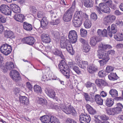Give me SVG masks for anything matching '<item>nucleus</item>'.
<instances>
[{
  "mask_svg": "<svg viewBox=\"0 0 123 123\" xmlns=\"http://www.w3.org/2000/svg\"><path fill=\"white\" fill-rule=\"evenodd\" d=\"M19 101L21 105H27L29 104L28 98L25 96H20L19 97Z\"/></svg>",
  "mask_w": 123,
  "mask_h": 123,
  "instance_id": "nucleus-17",
  "label": "nucleus"
},
{
  "mask_svg": "<svg viewBox=\"0 0 123 123\" xmlns=\"http://www.w3.org/2000/svg\"><path fill=\"white\" fill-rule=\"evenodd\" d=\"M59 70L67 78H69L74 79V76L70 75L69 70V67L64 59L62 60L58 64Z\"/></svg>",
  "mask_w": 123,
  "mask_h": 123,
  "instance_id": "nucleus-1",
  "label": "nucleus"
},
{
  "mask_svg": "<svg viewBox=\"0 0 123 123\" xmlns=\"http://www.w3.org/2000/svg\"><path fill=\"white\" fill-rule=\"evenodd\" d=\"M42 41L45 43H49L51 41V39L48 34H43L41 36Z\"/></svg>",
  "mask_w": 123,
  "mask_h": 123,
  "instance_id": "nucleus-19",
  "label": "nucleus"
},
{
  "mask_svg": "<svg viewBox=\"0 0 123 123\" xmlns=\"http://www.w3.org/2000/svg\"><path fill=\"white\" fill-rule=\"evenodd\" d=\"M90 18L93 20L95 21L97 19L98 17L95 12H92L91 14Z\"/></svg>",
  "mask_w": 123,
  "mask_h": 123,
  "instance_id": "nucleus-50",
  "label": "nucleus"
},
{
  "mask_svg": "<svg viewBox=\"0 0 123 123\" xmlns=\"http://www.w3.org/2000/svg\"><path fill=\"white\" fill-rule=\"evenodd\" d=\"M8 6L5 5L3 4L0 6V11L1 13H3L6 10V8L8 7Z\"/></svg>",
  "mask_w": 123,
  "mask_h": 123,
  "instance_id": "nucleus-51",
  "label": "nucleus"
},
{
  "mask_svg": "<svg viewBox=\"0 0 123 123\" xmlns=\"http://www.w3.org/2000/svg\"><path fill=\"white\" fill-rule=\"evenodd\" d=\"M95 101L98 104L100 105H103V100L101 98L100 95L96 94L95 95Z\"/></svg>",
  "mask_w": 123,
  "mask_h": 123,
  "instance_id": "nucleus-33",
  "label": "nucleus"
},
{
  "mask_svg": "<svg viewBox=\"0 0 123 123\" xmlns=\"http://www.w3.org/2000/svg\"><path fill=\"white\" fill-rule=\"evenodd\" d=\"M22 41L24 43L30 45H32L34 44L35 42L34 38L31 36L24 37Z\"/></svg>",
  "mask_w": 123,
  "mask_h": 123,
  "instance_id": "nucleus-12",
  "label": "nucleus"
},
{
  "mask_svg": "<svg viewBox=\"0 0 123 123\" xmlns=\"http://www.w3.org/2000/svg\"><path fill=\"white\" fill-rule=\"evenodd\" d=\"M14 18L17 21L22 22L24 18V15L21 14H17L14 16Z\"/></svg>",
  "mask_w": 123,
  "mask_h": 123,
  "instance_id": "nucleus-27",
  "label": "nucleus"
},
{
  "mask_svg": "<svg viewBox=\"0 0 123 123\" xmlns=\"http://www.w3.org/2000/svg\"><path fill=\"white\" fill-rule=\"evenodd\" d=\"M76 61L77 63L80 68L82 69H85L88 66V63L87 61H82V64H81L80 63V62H81V61L78 60V59Z\"/></svg>",
  "mask_w": 123,
  "mask_h": 123,
  "instance_id": "nucleus-22",
  "label": "nucleus"
},
{
  "mask_svg": "<svg viewBox=\"0 0 123 123\" xmlns=\"http://www.w3.org/2000/svg\"><path fill=\"white\" fill-rule=\"evenodd\" d=\"M82 11H76L74 15L73 20V24L75 27H80L83 21Z\"/></svg>",
  "mask_w": 123,
  "mask_h": 123,
  "instance_id": "nucleus-2",
  "label": "nucleus"
},
{
  "mask_svg": "<svg viewBox=\"0 0 123 123\" xmlns=\"http://www.w3.org/2000/svg\"><path fill=\"white\" fill-rule=\"evenodd\" d=\"M80 34L81 36L83 37H85L87 36V31L82 28L80 29Z\"/></svg>",
  "mask_w": 123,
  "mask_h": 123,
  "instance_id": "nucleus-45",
  "label": "nucleus"
},
{
  "mask_svg": "<svg viewBox=\"0 0 123 123\" xmlns=\"http://www.w3.org/2000/svg\"><path fill=\"white\" fill-rule=\"evenodd\" d=\"M0 21L2 23H5L6 22V19L3 16L0 14Z\"/></svg>",
  "mask_w": 123,
  "mask_h": 123,
  "instance_id": "nucleus-64",
  "label": "nucleus"
},
{
  "mask_svg": "<svg viewBox=\"0 0 123 123\" xmlns=\"http://www.w3.org/2000/svg\"><path fill=\"white\" fill-rule=\"evenodd\" d=\"M107 30L108 31V35L110 37H111L112 36V34L115 33L117 31V26L115 24H113L111 26V30L110 26L108 27Z\"/></svg>",
  "mask_w": 123,
  "mask_h": 123,
  "instance_id": "nucleus-10",
  "label": "nucleus"
},
{
  "mask_svg": "<svg viewBox=\"0 0 123 123\" xmlns=\"http://www.w3.org/2000/svg\"><path fill=\"white\" fill-rule=\"evenodd\" d=\"M4 36L6 38L11 39L14 38L15 37V36L13 32L9 30L5 31Z\"/></svg>",
  "mask_w": 123,
  "mask_h": 123,
  "instance_id": "nucleus-14",
  "label": "nucleus"
},
{
  "mask_svg": "<svg viewBox=\"0 0 123 123\" xmlns=\"http://www.w3.org/2000/svg\"><path fill=\"white\" fill-rule=\"evenodd\" d=\"M51 116L45 115L40 117V119L42 122L44 123H49L50 122Z\"/></svg>",
  "mask_w": 123,
  "mask_h": 123,
  "instance_id": "nucleus-25",
  "label": "nucleus"
},
{
  "mask_svg": "<svg viewBox=\"0 0 123 123\" xmlns=\"http://www.w3.org/2000/svg\"><path fill=\"white\" fill-rule=\"evenodd\" d=\"M112 48V47L110 44H105L101 43L99 44L98 51L100 53L103 51H104L107 49H111Z\"/></svg>",
  "mask_w": 123,
  "mask_h": 123,
  "instance_id": "nucleus-11",
  "label": "nucleus"
},
{
  "mask_svg": "<svg viewBox=\"0 0 123 123\" xmlns=\"http://www.w3.org/2000/svg\"><path fill=\"white\" fill-rule=\"evenodd\" d=\"M87 70L90 74H92L98 70V68L96 66L92 64L87 67Z\"/></svg>",
  "mask_w": 123,
  "mask_h": 123,
  "instance_id": "nucleus-15",
  "label": "nucleus"
},
{
  "mask_svg": "<svg viewBox=\"0 0 123 123\" xmlns=\"http://www.w3.org/2000/svg\"><path fill=\"white\" fill-rule=\"evenodd\" d=\"M106 113L109 115L114 116L115 115L113 108L106 109Z\"/></svg>",
  "mask_w": 123,
  "mask_h": 123,
  "instance_id": "nucleus-48",
  "label": "nucleus"
},
{
  "mask_svg": "<svg viewBox=\"0 0 123 123\" xmlns=\"http://www.w3.org/2000/svg\"><path fill=\"white\" fill-rule=\"evenodd\" d=\"M94 117L97 119V120H99V119L104 120H108L109 117L105 114H103L101 115H96L94 116Z\"/></svg>",
  "mask_w": 123,
  "mask_h": 123,
  "instance_id": "nucleus-31",
  "label": "nucleus"
},
{
  "mask_svg": "<svg viewBox=\"0 0 123 123\" xmlns=\"http://www.w3.org/2000/svg\"><path fill=\"white\" fill-rule=\"evenodd\" d=\"M48 76L49 78V80H56L57 78L56 76L52 74V73L49 74L48 75Z\"/></svg>",
  "mask_w": 123,
  "mask_h": 123,
  "instance_id": "nucleus-55",
  "label": "nucleus"
},
{
  "mask_svg": "<svg viewBox=\"0 0 123 123\" xmlns=\"http://www.w3.org/2000/svg\"><path fill=\"white\" fill-rule=\"evenodd\" d=\"M52 52L55 55L60 57L61 59H65L64 56L63 55L62 52L57 49H53L52 50Z\"/></svg>",
  "mask_w": 123,
  "mask_h": 123,
  "instance_id": "nucleus-24",
  "label": "nucleus"
},
{
  "mask_svg": "<svg viewBox=\"0 0 123 123\" xmlns=\"http://www.w3.org/2000/svg\"><path fill=\"white\" fill-rule=\"evenodd\" d=\"M105 104L108 107L112 106L114 103V100L111 98H108L105 100Z\"/></svg>",
  "mask_w": 123,
  "mask_h": 123,
  "instance_id": "nucleus-36",
  "label": "nucleus"
},
{
  "mask_svg": "<svg viewBox=\"0 0 123 123\" xmlns=\"http://www.w3.org/2000/svg\"><path fill=\"white\" fill-rule=\"evenodd\" d=\"M68 52L71 55H73L74 53V50L71 45L69 44V46H67L66 48Z\"/></svg>",
  "mask_w": 123,
  "mask_h": 123,
  "instance_id": "nucleus-42",
  "label": "nucleus"
},
{
  "mask_svg": "<svg viewBox=\"0 0 123 123\" xmlns=\"http://www.w3.org/2000/svg\"><path fill=\"white\" fill-rule=\"evenodd\" d=\"M51 35L53 37V39L58 42L60 38V32L58 31H51Z\"/></svg>",
  "mask_w": 123,
  "mask_h": 123,
  "instance_id": "nucleus-20",
  "label": "nucleus"
},
{
  "mask_svg": "<svg viewBox=\"0 0 123 123\" xmlns=\"http://www.w3.org/2000/svg\"><path fill=\"white\" fill-rule=\"evenodd\" d=\"M116 105L117 107L113 108L115 115L120 113L123 108V105L120 103H117Z\"/></svg>",
  "mask_w": 123,
  "mask_h": 123,
  "instance_id": "nucleus-18",
  "label": "nucleus"
},
{
  "mask_svg": "<svg viewBox=\"0 0 123 123\" xmlns=\"http://www.w3.org/2000/svg\"><path fill=\"white\" fill-rule=\"evenodd\" d=\"M109 93L111 97L114 98L118 95L117 91L115 89H111Z\"/></svg>",
  "mask_w": 123,
  "mask_h": 123,
  "instance_id": "nucleus-38",
  "label": "nucleus"
},
{
  "mask_svg": "<svg viewBox=\"0 0 123 123\" xmlns=\"http://www.w3.org/2000/svg\"><path fill=\"white\" fill-rule=\"evenodd\" d=\"M108 16L111 23L115 20L116 17L115 16L111 14L109 15Z\"/></svg>",
  "mask_w": 123,
  "mask_h": 123,
  "instance_id": "nucleus-58",
  "label": "nucleus"
},
{
  "mask_svg": "<svg viewBox=\"0 0 123 123\" xmlns=\"http://www.w3.org/2000/svg\"><path fill=\"white\" fill-rule=\"evenodd\" d=\"M116 24L117 25L122 26L123 25V21L120 19H117L116 21Z\"/></svg>",
  "mask_w": 123,
  "mask_h": 123,
  "instance_id": "nucleus-59",
  "label": "nucleus"
},
{
  "mask_svg": "<svg viewBox=\"0 0 123 123\" xmlns=\"http://www.w3.org/2000/svg\"><path fill=\"white\" fill-rule=\"evenodd\" d=\"M90 47L88 44L84 45L82 46V50L85 53L88 52L90 49Z\"/></svg>",
  "mask_w": 123,
  "mask_h": 123,
  "instance_id": "nucleus-39",
  "label": "nucleus"
},
{
  "mask_svg": "<svg viewBox=\"0 0 123 123\" xmlns=\"http://www.w3.org/2000/svg\"><path fill=\"white\" fill-rule=\"evenodd\" d=\"M46 101L45 99H43L42 98H41L39 99L38 101L39 104L42 105H45L46 103Z\"/></svg>",
  "mask_w": 123,
  "mask_h": 123,
  "instance_id": "nucleus-53",
  "label": "nucleus"
},
{
  "mask_svg": "<svg viewBox=\"0 0 123 123\" xmlns=\"http://www.w3.org/2000/svg\"><path fill=\"white\" fill-rule=\"evenodd\" d=\"M41 25L43 29L46 28L49 24V21L45 17H43L41 20Z\"/></svg>",
  "mask_w": 123,
  "mask_h": 123,
  "instance_id": "nucleus-26",
  "label": "nucleus"
},
{
  "mask_svg": "<svg viewBox=\"0 0 123 123\" xmlns=\"http://www.w3.org/2000/svg\"><path fill=\"white\" fill-rule=\"evenodd\" d=\"M110 59H103L102 60H100L98 61L99 62L101 66H103L105 65L107 62Z\"/></svg>",
  "mask_w": 123,
  "mask_h": 123,
  "instance_id": "nucleus-49",
  "label": "nucleus"
},
{
  "mask_svg": "<svg viewBox=\"0 0 123 123\" xmlns=\"http://www.w3.org/2000/svg\"><path fill=\"white\" fill-rule=\"evenodd\" d=\"M93 2L92 0H85L84 5L85 7L91 8L93 6Z\"/></svg>",
  "mask_w": 123,
  "mask_h": 123,
  "instance_id": "nucleus-34",
  "label": "nucleus"
},
{
  "mask_svg": "<svg viewBox=\"0 0 123 123\" xmlns=\"http://www.w3.org/2000/svg\"><path fill=\"white\" fill-rule=\"evenodd\" d=\"M45 91L46 94L49 97L56 100H57V97L55 96V92L54 91L49 89L46 88Z\"/></svg>",
  "mask_w": 123,
  "mask_h": 123,
  "instance_id": "nucleus-13",
  "label": "nucleus"
},
{
  "mask_svg": "<svg viewBox=\"0 0 123 123\" xmlns=\"http://www.w3.org/2000/svg\"><path fill=\"white\" fill-rule=\"evenodd\" d=\"M73 13L72 11L69 9L67 10L64 14L63 17V19L65 22H68L71 20Z\"/></svg>",
  "mask_w": 123,
  "mask_h": 123,
  "instance_id": "nucleus-9",
  "label": "nucleus"
},
{
  "mask_svg": "<svg viewBox=\"0 0 123 123\" xmlns=\"http://www.w3.org/2000/svg\"><path fill=\"white\" fill-rule=\"evenodd\" d=\"M73 70L78 74L81 73V71L80 70L79 68L77 66H75L73 67Z\"/></svg>",
  "mask_w": 123,
  "mask_h": 123,
  "instance_id": "nucleus-61",
  "label": "nucleus"
},
{
  "mask_svg": "<svg viewBox=\"0 0 123 123\" xmlns=\"http://www.w3.org/2000/svg\"><path fill=\"white\" fill-rule=\"evenodd\" d=\"M114 69L113 68L112 66H108L106 67L105 71L107 73H110Z\"/></svg>",
  "mask_w": 123,
  "mask_h": 123,
  "instance_id": "nucleus-56",
  "label": "nucleus"
},
{
  "mask_svg": "<svg viewBox=\"0 0 123 123\" xmlns=\"http://www.w3.org/2000/svg\"><path fill=\"white\" fill-rule=\"evenodd\" d=\"M60 107L62 111L67 114H71L74 116L76 113L75 109L70 106H66L64 104H62L60 105Z\"/></svg>",
  "mask_w": 123,
  "mask_h": 123,
  "instance_id": "nucleus-5",
  "label": "nucleus"
},
{
  "mask_svg": "<svg viewBox=\"0 0 123 123\" xmlns=\"http://www.w3.org/2000/svg\"><path fill=\"white\" fill-rule=\"evenodd\" d=\"M1 52L5 55H7L11 52L12 49L11 46L8 44L5 43L1 46L0 49Z\"/></svg>",
  "mask_w": 123,
  "mask_h": 123,
  "instance_id": "nucleus-4",
  "label": "nucleus"
},
{
  "mask_svg": "<svg viewBox=\"0 0 123 123\" xmlns=\"http://www.w3.org/2000/svg\"><path fill=\"white\" fill-rule=\"evenodd\" d=\"M86 110L90 114L94 115L96 113V111L90 105L87 104L86 105Z\"/></svg>",
  "mask_w": 123,
  "mask_h": 123,
  "instance_id": "nucleus-29",
  "label": "nucleus"
},
{
  "mask_svg": "<svg viewBox=\"0 0 123 123\" xmlns=\"http://www.w3.org/2000/svg\"><path fill=\"white\" fill-rule=\"evenodd\" d=\"M30 12L32 14H34L36 12L37 10L35 6H31L29 7Z\"/></svg>",
  "mask_w": 123,
  "mask_h": 123,
  "instance_id": "nucleus-52",
  "label": "nucleus"
},
{
  "mask_svg": "<svg viewBox=\"0 0 123 123\" xmlns=\"http://www.w3.org/2000/svg\"><path fill=\"white\" fill-rule=\"evenodd\" d=\"M108 15L105 17L103 19V24L105 25H108L109 23H111Z\"/></svg>",
  "mask_w": 123,
  "mask_h": 123,
  "instance_id": "nucleus-44",
  "label": "nucleus"
},
{
  "mask_svg": "<svg viewBox=\"0 0 123 123\" xmlns=\"http://www.w3.org/2000/svg\"><path fill=\"white\" fill-rule=\"evenodd\" d=\"M106 71L103 70L99 71L98 73V76L100 78H103L106 75Z\"/></svg>",
  "mask_w": 123,
  "mask_h": 123,
  "instance_id": "nucleus-46",
  "label": "nucleus"
},
{
  "mask_svg": "<svg viewBox=\"0 0 123 123\" xmlns=\"http://www.w3.org/2000/svg\"><path fill=\"white\" fill-rule=\"evenodd\" d=\"M50 117L51 123H60L58 119L55 117L51 116Z\"/></svg>",
  "mask_w": 123,
  "mask_h": 123,
  "instance_id": "nucleus-43",
  "label": "nucleus"
},
{
  "mask_svg": "<svg viewBox=\"0 0 123 123\" xmlns=\"http://www.w3.org/2000/svg\"><path fill=\"white\" fill-rule=\"evenodd\" d=\"M79 41L83 45H86L88 44V41L82 38H80L79 39Z\"/></svg>",
  "mask_w": 123,
  "mask_h": 123,
  "instance_id": "nucleus-54",
  "label": "nucleus"
},
{
  "mask_svg": "<svg viewBox=\"0 0 123 123\" xmlns=\"http://www.w3.org/2000/svg\"><path fill=\"white\" fill-rule=\"evenodd\" d=\"M101 52L99 53L98 55V56L99 59H110L109 57L107 54H106L104 52Z\"/></svg>",
  "mask_w": 123,
  "mask_h": 123,
  "instance_id": "nucleus-35",
  "label": "nucleus"
},
{
  "mask_svg": "<svg viewBox=\"0 0 123 123\" xmlns=\"http://www.w3.org/2000/svg\"><path fill=\"white\" fill-rule=\"evenodd\" d=\"M95 83L100 88L102 87L103 86H106L107 85V83L104 80L99 79L96 80Z\"/></svg>",
  "mask_w": 123,
  "mask_h": 123,
  "instance_id": "nucleus-23",
  "label": "nucleus"
},
{
  "mask_svg": "<svg viewBox=\"0 0 123 123\" xmlns=\"http://www.w3.org/2000/svg\"><path fill=\"white\" fill-rule=\"evenodd\" d=\"M99 41L98 37L96 36H94L90 38L89 43L92 46L94 47Z\"/></svg>",
  "mask_w": 123,
  "mask_h": 123,
  "instance_id": "nucleus-21",
  "label": "nucleus"
},
{
  "mask_svg": "<svg viewBox=\"0 0 123 123\" xmlns=\"http://www.w3.org/2000/svg\"><path fill=\"white\" fill-rule=\"evenodd\" d=\"M90 102L92 103L94 102L95 100V96H94L93 94L92 93L90 95Z\"/></svg>",
  "mask_w": 123,
  "mask_h": 123,
  "instance_id": "nucleus-60",
  "label": "nucleus"
},
{
  "mask_svg": "<svg viewBox=\"0 0 123 123\" xmlns=\"http://www.w3.org/2000/svg\"><path fill=\"white\" fill-rule=\"evenodd\" d=\"M12 11L15 13H19L20 12V8L17 5L15 4H12L10 5Z\"/></svg>",
  "mask_w": 123,
  "mask_h": 123,
  "instance_id": "nucleus-28",
  "label": "nucleus"
},
{
  "mask_svg": "<svg viewBox=\"0 0 123 123\" xmlns=\"http://www.w3.org/2000/svg\"><path fill=\"white\" fill-rule=\"evenodd\" d=\"M84 25L86 28H89L91 26V22L89 20H86L84 22Z\"/></svg>",
  "mask_w": 123,
  "mask_h": 123,
  "instance_id": "nucleus-40",
  "label": "nucleus"
},
{
  "mask_svg": "<svg viewBox=\"0 0 123 123\" xmlns=\"http://www.w3.org/2000/svg\"><path fill=\"white\" fill-rule=\"evenodd\" d=\"M34 91L38 93H40L42 92L41 87L37 85H36L34 86Z\"/></svg>",
  "mask_w": 123,
  "mask_h": 123,
  "instance_id": "nucleus-41",
  "label": "nucleus"
},
{
  "mask_svg": "<svg viewBox=\"0 0 123 123\" xmlns=\"http://www.w3.org/2000/svg\"><path fill=\"white\" fill-rule=\"evenodd\" d=\"M84 95L86 100L87 101H90V97L88 95V93H84Z\"/></svg>",
  "mask_w": 123,
  "mask_h": 123,
  "instance_id": "nucleus-62",
  "label": "nucleus"
},
{
  "mask_svg": "<svg viewBox=\"0 0 123 123\" xmlns=\"http://www.w3.org/2000/svg\"><path fill=\"white\" fill-rule=\"evenodd\" d=\"M68 37L71 43H75L77 41V38L76 31L74 30L70 31L69 33Z\"/></svg>",
  "mask_w": 123,
  "mask_h": 123,
  "instance_id": "nucleus-6",
  "label": "nucleus"
},
{
  "mask_svg": "<svg viewBox=\"0 0 123 123\" xmlns=\"http://www.w3.org/2000/svg\"><path fill=\"white\" fill-rule=\"evenodd\" d=\"M108 33V31L104 29L102 31V36L103 37H107Z\"/></svg>",
  "mask_w": 123,
  "mask_h": 123,
  "instance_id": "nucleus-63",
  "label": "nucleus"
},
{
  "mask_svg": "<svg viewBox=\"0 0 123 123\" xmlns=\"http://www.w3.org/2000/svg\"><path fill=\"white\" fill-rule=\"evenodd\" d=\"M37 16L38 18H43L44 15V13L43 11L39 12L37 13Z\"/></svg>",
  "mask_w": 123,
  "mask_h": 123,
  "instance_id": "nucleus-57",
  "label": "nucleus"
},
{
  "mask_svg": "<svg viewBox=\"0 0 123 123\" xmlns=\"http://www.w3.org/2000/svg\"><path fill=\"white\" fill-rule=\"evenodd\" d=\"M16 67V66L13 62H7L6 63L5 66H3L2 68L3 71L4 73L6 72L8 70H10L15 68Z\"/></svg>",
  "mask_w": 123,
  "mask_h": 123,
  "instance_id": "nucleus-8",
  "label": "nucleus"
},
{
  "mask_svg": "<svg viewBox=\"0 0 123 123\" xmlns=\"http://www.w3.org/2000/svg\"><path fill=\"white\" fill-rule=\"evenodd\" d=\"M114 36L116 40L119 41L123 40V34L122 33H117L116 35H114Z\"/></svg>",
  "mask_w": 123,
  "mask_h": 123,
  "instance_id": "nucleus-37",
  "label": "nucleus"
},
{
  "mask_svg": "<svg viewBox=\"0 0 123 123\" xmlns=\"http://www.w3.org/2000/svg\"><path fill=\"white\" fill-rule=\"evenodd\" d=\"M96 10L99 14L102 13L101 11L105 13H109L110 11L109 7L104 2L99 4L98 6H96Z\"/></svg>",
  "mask_w": 123,
  "mask_h": 123,
  "instance_id": "nucleus-3",
  "label": "nucleus"
},
{
  "mask_svg": "<svg viewBox=\"0 0 123 123\" xmlns=\"http://www.w3.org/2000/svg\"><path fill=\"white\" fill-rule=\"evenodd\" d=\"M108 77L109 79L111 80H116L119 78L116 73H111L108 75Z\"/></svg>",
  "mask_w": 123,
  "mask_h": 123,
  "instance_id": "nucleus-32",
  "label": "nucleus"
},
{
  "mask_svg": "<svg viewBox=\"0 0 123 123\" xmlns=\"http://www.w3.org/2000/svg\"><path fill=\"white\" fill-rule=\"evenodd\" d=\"M11 78L14 81L17 82L18 80L21 79L20 75L18 72L15 70H12L10 73Z\"/></svg>",
  "mask_w": 123,
  "mask_h": 123,
  "instance_id": "nucleus-7",
  "label": "nucleus"
},
{
  "mask_svg": "<svg viewBox=\"0 0 123 123\" xmlns=\"http://www.w3.org/2000/svg\"><path fill=\"white\" fill-rule=\"evenodd\" d=\"M70 44L69 41L66 38H63L61 40V45L62 48H66Z\"/></svg>",
  "mask_w": 123,
  "mask_h": 123,
  "instance_id": "nucleus-16",
  "label": "nucleus"
},
{
  "mask_svg": "<svg viewBox=\"0 0 123 123\" xmlns=\"http://www.w3.org/2000/svg\"><path fill=\"white\" fill-rule=\"evenodd\" d=\"M24 28L26 31H30L33 29L32 25L26 22H24L23 23Z\"/></svg>",
  "mask_w": 123,
  "mask_h": 123,
  "instance_id": "nucleus-30",
  "label": "nucleus"
},
{
  "mask_svg": "<svg viewBox=\"0 0 123 123\" xmlns=\"http://www.w3.org/2000/svg\"><path fill=\"white\" fill-rule=\"evenodd\" d=\"M8 7L6 8V10H5L2 13L6 15H10L11 13V9L8 6Z\"/></svg>",
  "mask_w": 123,
  "mask_h": 123,
  "instance_id": "nucleus-47",
  "label": "nucleus"
}]
</instances>
